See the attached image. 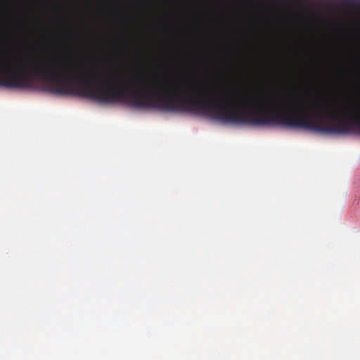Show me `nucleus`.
<instances>
[{
  "label": "nucleus",
  "instance_id": "f257e3e1",
  "mask_svg": "<svg viewBox=\"0 0 360 360\" xmlns=\"http://www.w3.org/2000/svg\"><path fill=\"white\" fill-rule=\"evenodd\" d=\"M349 6H356V2L354 1H349Z\"/></svg>",
  "mask_w": 360,
  "mask_h": 360
},
{
  "label": "nucleus",
  "instance_id": "f03ea898",
  "mask_svg": "<svg viewBox=\"0 0 360 360\" xmlns=\"http://www.w3.org/2000/svg\"><path fill=\"white\" fill-rule=\"evenodd\" d=\"M350 106H351V107H352V108H353V107H356V105H353L352 103H351V104H350ZM355 108V110H356V109H357V108Z\"/></svg>",
  "mask_w": 360,
  "mask_h": 360
}]
</instances>
